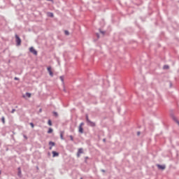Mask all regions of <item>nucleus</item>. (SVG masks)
Here are the masks:
<instances>
[{"mask_svg": "<svg viewBox=\"0 0 179 179\" xmlns=\"http://www.w3.org/2000/svg\"><path fill=\"white\" fill-rule=\"evenodd\" d=\"M83 125H85V123L81 122V123L80 124L79 127H82Z\"/></svg>", "mask_w": 179, "mask_h": 179, "instance_id": "26", "label": "nucleus"}, {"mask_svg": "<svg viewBox=\"0 0 179 179\" xmlns=\"http://www.w3.org/2000/svg\"><path fill=\"white\" fill-rule=\"evenodd\" d=\"M101 171L102 173H106V170H104V169H101Z\"/></svg>", "mask_w": 179, "mask_h": 179, "instance_id": "28", "label": "nucleus"}, {"mask_svg": "<svg viewBox=\"0 0 179 179\" xmlns=\"http://www.w3.org/2000/svg\"><path fill=\"white\" fill-rule=\"evenodd\" d=\"M64 34H65L66 36H69V31L65 30Z\"/></svg>", "mask_w": 179, "mask_h": 179, "instance_id": "17", "label": "nucleus"}, {"mask_svg": "<svg viewBox=\"0 0 179 179\" xmlns=\"http://www.w3.org/2000/svg\"><path fill=\"white\" fill-rule=\"evenodd\" d=\"M85 118H86V121H87V125H88L89 127H96V123H94V122H92L89 119V115L86 114Z\"/></svg>", "mask_w": 179, "mask_h": 179, "instance_id": "1", "label": "nucleus"}, {"mask_svg": "<svg viewBox=\"0 0 179 179\" xmlns=\"http://www.w3.org/2000/svg\"><path fill=\"white\" fill-rule=\"evenodd\" d=\"M29 125H31V128H34V124L33 122L29 123Z\"/></svg>", "mask_w": 179, "mask_h": 179, "instance_id": "21", "label": "nucleus"}, {"mask_svg": "<svg viewBox=\"0 0 179 179\" xmlns=\"http://www.w3.org/2000/svg\"><path fill=\"white\" fill-rule=\"evenodd\" d=\"M15 37L16 45H20V44H22V39H20V37H19L17 34H15Z\"/></svg>", "mask_w": 179, "mask_h": 179, "instance_id": "2", "label": "nucleus"}, {"mask_svg": "<svg viewBox=\"0 0 179 179\" xmlns=\"http://www.w3.org/2000/svg\"><path fill=\"white\" fill-rule=\"evenodd\" d=\"M0 174H1V171H0Z\"/></svg>", "mask_w": 179, "mask_h": 179, "instance_id": "38", "label": "nucleus"}, {"mask_svg": "<svg viewBox=\"0 0 179 179\" xmlns=\"http://www.w3.org/2000/svg\"><path fill=\"white\" fill-rule=\"evenodd\" d=\"M96 34L97 38H100V34H99V33H96Z\"/></svg>", "mask_w": 179, "mask_h": 179, "instance_id": "24", "label": "nucleus"}, {"mask_svg": "<svg viewBox=\"0 0 179 179\" xmlns=\"http://www.w3.org/2000/svg\"><path fill=\"white\" fill-rule=\"evenodd\" d=\"M85 160H87V159H89V157H85Z\"/></svg>", "mask_w": 179, "mask_h": 179, "instance_id": "33", "label": "nucleus"}, {"mask_svg": "<svg viewBox=\"0 0 179 179\" xmlns=\"http://www.w3.org/2000/svg\"><path fill=\"white\" fill-rule=\"evenodd\" d=\"M15 111H16V109H13V110H11V114H13V113H15Z\"/></svg>", "mask_w": 179, "mask_h": 179, "instance_id": "25", "label": "nucleus"}, {"mask_svg": "<svg viewBox=\"0 0 179 179\" xmlns=\"http://www.w3.org/2000/svg\"><path fill=\"white\" fill-rule=\"evenodd\" d=\"M60 80H62V82H64V76H60Z\"/></svg>", "mask_w": 179, "mask_h": 179, "instance_id": "22", "label": "nucleus"}, {"mask_svg": "<svg viewBox=\"0 0 179 179\" xmlns=\"http://www.w3.org/2000/svg\"><path fill=\"white\" fill-rule=\"evenodd\" d=\"M80 179H83V178H80Z\"/></svg>", "mask_w": 179, "mask_h": 179, "instance_id": "37", "label": "nucleus"}, {"mask_svg": "<svg viewBox=\"0 0 179 179\" xmlns=\"http://www.w3.org/2000/svg\"><path fill=\"white\" fill-rule=\"evenodd\" d=\"M47 1H49L50 2H52L54 0H47Z\"/></svg>", "mask_w": 179, "mask_h": 179, "instance_id": "34", "label": "nucleus"}, {"mask_svg": "<svg viewBox=\"0 0 179 179\" xmlns=\"http://www.w3.org/2000/svg\"><path fill=\"white\" fill-rule=\"evenodd\" d=\"M157 167H158L159 170H165L166 169V165L157 164Z\"/></svg>", "mask_w": 179, "mask_h": 179, "instance_id": "5", "label": "nucleus"}, {"mask_svg": "<svg viewBox=\"0 0 179 179\" xmlns=\"http://www.w3.org/2000/svg\"><path fill=\"white\" fill-rule=\"evenodd\" d=\"M78 132L80 134H83V127H82L81 126H79Z\"/></svg>", "mask_w": 179, "mask_h": 179, "instance_id": "9", "label": "nucleus"}, {"mask_svg": "<svg viewBox=\"0 0 179 179\" xmlns=\"http://www.w3.org/2000/svg\"><path fill=\"white\" fill-rule=\"evenodd\" d=\"M69 138H70L71 141H73V136H70Z\"/></svg>", "mask_w": 179, "mask_h": 179, "instance_id": "23", "label": "nucleus"}, {"mask_svg": "<svg viewBox=\"0 0 179 179\" xmlns=\"http://www.w3.org/2000/svg\"><path fill=\"white\" fill-rule=\"evenodd\" d=\"M103 141L106 142V138L103 139Z\"/></svg>", "mask_w": 179, "mask_h": 179, "instance_id": "36", "label": "nucleus"}, {"mask_svg": "<svg viewBox=\"0 0 179 179\" xmlns=\"http://www.w3.org/2000/svg\"><path fill=\"white\" fill-rule=\"evenodd\" d=\"M52 149V147L50 146L49 150H51Z\"/></svg>", "mask_w": 179, "mask_h": 179, "instance_id": "32", "label": "nucleus"}, {"mask_svg": "<svg viewBox=\"0 0 179 179\" xmlns=\"http://www.w3.org/2000/svg\"><path fill=\"white\" fill-rule=\"evenodd\" d=\"M137 135H138V136H139V135H141V131H138Z\"/></svg>", "mask_w": 179, "mask_h": 179, "instance_id": "29", "label": "nucleus"}, {"mask_svg": "<svg viewBox=\"0 0 179 179\" xmlns=\"http://www.w3.org/2000/svg\"><path fill=\"white\" fill-rule=\"evenodd\" d=\"M49 145H50L52 148V146H55V143L52 142V141H50L49 142Z\"/></svg>", "mask_w": 179, "mask_h": 179, "instance_id": "10", "label": "nucleus"}, {"mask_svg": "<svg viewBox=\"0 0 179 179\" xmlns=\"http://www.w3.org/2000/svg\"><path fill=\"white\" fill-rule=\"evenodd\" d=\"M169 68H170V66H169V65H164V66H163V69H169Z\"/></svg>", "mask_w": 179, "mask_h": 179, "instance_id": "15", "label": "nucleus"}, {"mask_svg": "<svg viewBox=\"0 0 179 179\" xmlns=\"http://www.w3.org/2000/svg\"><path fill=\"white\" fill-rule=\"evenodd\" d=\"M53 115H54L55 117H58V113L54 111V112H53Z\"/></svg>", "mask_w": 179, "mask_h": 179, "instance_id": "19", "label": "nucleus"}, {"mask_svg": "<svg viewBox=\"0 0 179 179\" xmlns=\"http://www.w3.org/2000/svg\"><path fill=\"white\" fill-rule=\"evenodd\" d=\"M52 128H49L48 131V134H52Z\"/></svg>", "mask_w": 179, "mask_h": 179, "instance_id": "16", "label": "nucleus"}, {"mask_svg": "<svg viewBox=\"0 0 179 179\" xmlns=\"http://www.w3.org/2000/svg\"><path fill=\"white\" fill-rule=\"evenodd\" d=\"M48 124L50 127H52V122L51 121V120H48Z\"/></svg>", "mask_w": 179, "mask_h": 179, "instance_id": "12", "label": "nucleus"}, {"mask_svg": "<svg viewBox=\"0 0 179 179\" xmlns=\"http://www.w3.org/2000/svg\"><path fill=\"white\" fill-rule=\"evenodd\" d=\"M29 51H30V52H32V54H34V55H37V50H36L34 48L31 47L29 48Z\"/></svg>", "mask_w": 179, "mask_h": 179, "instance_id": "3", "label": "nucleus"}, {"mask_svg": "<svg viewBox=\"0 0 179 179\" xmlns=\"http://www.w3.org/2000/svg\"><path fill=\"white\" fill-rule=\"evenodd\" d=\"M14 80H19V78L15 77V78H14Z\"/></svg>", "mask_w": 179, "mask_h": 179, "instance_id": "27", "label": "nucleus"}, {"mask_svg": "<svg viewBox=\"0 0 179 179\" xmlns=\"http://www.w3.org/2000/svg\"><path fill=\"white\" fill-rule=\"evenodd\" d=\"M85 163H87V159H85Z\"/></svg>", "mask_w": 179, "mask_h": 179, "instance_id": "35", "label": "nucleus"}, {"mask_svg": "<svg viewBox=\"0 0 179 179\" xmlns=\"http://www.w3.org/2000/svg\"><path fill=\"white\" fill-rule=\"evenodd\" d=\"M1 121H2L3 124H5V117L3 116L1 117Z\"/></svg>", "mask_w": 179, "mask_h": 179, "instance_id": "20", "label": "nucleus"}, {"mask_svg": "<svg viewBox=\"0 0 179 179\" xmlns=\"http://www.w3.org/2000/svg\"><path fill=\"white\" fill-rule=\"evenodd\" d=\"M26 96H27V97H31V94L29 93V92H27Z\"/></svg>", "mask_w": 179, "mask_h": 179, "instance_id": "18", "label": "nucleus"}, {"mask_svg": "<svg viewBox=\"0 0 179 179\" xmlns=\"http://www.w3.org/2000/svg\"><path fill=\"white\" fill-rule=\"evenodd\" d=\"M24 138L25 139H27V136L24 135Z\"/></svg>", "mask_w": 179, "mask_h": 179, "instance_id": "31", "label": "nucleus"}, {"mask_svg": "<svg viewBox=\"0 0 179 179\" xmlns=\"http://www.w3.org/2000/svg\"><path fill=\"white\" fill-rule=\"evenodd\" d=\"M48 15L49 17H54V13H48Z\"/></svg>", "mask_w": 179, "mask_h": 179, "instance_id": "13", "label": "nucleus"}, {"mask_svg": "<svg viewBox=\"0 0 179 179\" xmlns=\"http://www.w3.org/2000/svg\"><path fill=\"white\" fill-rule=\"evenodd\" d=\"M82 153H83V148L78 149V151L77 152V157H80Z\"/></svg>", "mask_w": 179, "mask_h": 179, "instance_id": "4", "label": "nucleus"}, {"mask_svg": "<svg viewBox=\"0 0 179 179\" xmlns=\"http://www.w3.org/2000/svg\"><path fill=\"white\" fill-rule=\"evenodd\" d=\"M52 157H57V156H59V153L57 152L56 151H52Z\"/></svg>", "mask_w": 179, "mask_h": 179, "instance_id": "6", "label": "nucleus"}, {"mask_svg": "<svg viewBox=\"0 0 179 179\" xmlns=\"http://www.w3.org/2000/svg\"><path fill=\"white\" fill-rule=\"evenodd\" d=\"M43 112V109L40 108L39 109V113H42Z\"/></svg>", "mask_w": 179, "mask_h": 179, "instance_id": "30", "label": "nucleus"}, {"mask_svg": "<svg viewBox=\"0 0 179 179\" xmlns=\"http://www.w3.org/2000/svg\"><path fill=\"white\" fill-rule=\"evenodd\" d=\"M60 138L62 141H64V131L60 132Z\"/></svg>", "mask_w": 179, "mask_h": 179, "instance_id": "11", "label": "nucleus"}, {"mask_svg": "<svg viewBox=\"0 0 179 179\" xmlns=\"http://www.w3.org/2000/svg\"><path fill=\"white\" fill-rule=\"evenodd\" d=\"M17 170H18L17 176L18 177H20V178H22V169H20V167H19Z\"/></svg>", "mask_w": 179, "mask_h": 179, "instance_id": "7", "label": "nucleus"}, {"mask_svg": "<svg viewBox=\"0 0 179 179\" xmlns=\"http://www.w3.org/2000/svg\"><path fill=\"white\" fill-rule=\"evenodd\" d=\"M99 32L101 33V34H102L103 36H104L106 34V31H101V29H99Z\"/></svg>", "mask_w": 179, "mask_h": 179, "instance_id": "14", "label": "nucleus"}, {"mask_svg": "<svg viewBox=\"0 0 179 179\" xmlns=\"http://www.w3.org/2000/svg\"><path fill=\"white\" fill-rule=\"evenodd\" d=\"M48 72H49L50 76H54V73L51 71V67H48Z\"/></svg>", "mask_w": 179, "mask_h": 179, "instance_id": "8", "label": "nucleus"}]
</instances>
